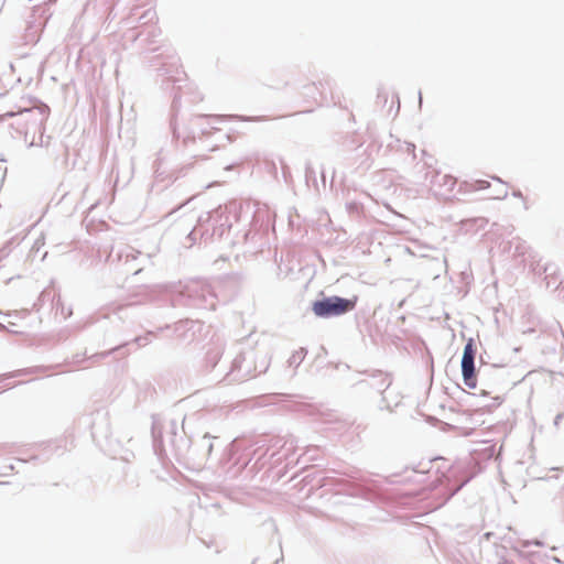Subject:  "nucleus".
<instances>
[{"label": "nucleus", "instance_id": "f257e3e1", "mask_svg": "<svg viewBox=\"0 0 564 564\" xmlns=\"http://www.w3.org/2000/svg\"><path fill=\"white\" fill-rule=\"evenodd\" d=\"M356 296L352 299L332 296L322 301L314 302L312 310L318 317L338 316L352 311L356 306Z\"/></svg>", "mask_w": 564, "mask_h": 564}, {"label": "nucleus", "instance_id": "f03ea898", "mask_svg": "<svg viewBox=\"0 0 564 564\" xmlns=\"http://www.w3.org/2000/svg\"><path fill=\"white\" fill-rule=\"evenodd\" d=\"M475 355L476 348L474 340L470 338L465 345L463 358H462V375L464 382L467 387L474 389L477 386V379L475 373Z\"/></svg>", "mask_w": 564, "mask_h": 564}]
</instances>
